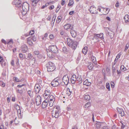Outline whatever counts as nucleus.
Wrapping results in <instances>:
<instances>
[{
  "label": "nucleus",
  "mask_w": 129,
  "mask_h": 129,
  "mask_svg": "<svg viewBox=\"0 0 129 129\" xmlns=\"http://www.w3.org/2000/svg\"><path fill=\"white\" fill-rule=\"evenodd\" d=\"M88 10L91 13L93 14H97L98 13V12L96 11V8L93 6H91L90 8Z\"/></svg>",
  "instance_id": "nucleus-12"
},
{
  "label": "nucleus",
  "mask_w": 129,
  "mask_h": 129,
  "mask_svg": "<svg viewBox=\"0 0 129 129\" xmlns=\"http://www.w3.org/2000/svg\"><path fill=\"white\" fill-rule=\"evenodd\" d=\"M30 38V37L27 38V43L30 45L32 46L33 45V42Z\"/></svg>",
  "instance_id": "nucleus-27"
},
{
  "label": "nucleus",
  "mask_w": 129,
  "mask_h": 129,
  "mask_svg": "<svg viewBox=\"0 0 129 129\" xmlns=\"http://www.w3.org/2000/svg\"><path fill=\"white\" fill-rule=\"evenodd\" d=\"M16 89L17 92L19 93L20 94H22L23 92V91L22 89Z\"/></svg>",
  "instance_id": "nucleus-37"
},
{
  "label": "nucleus",
  "mask_w": 129,
  "mask_h": 129,
  "mask_svg": "<svg viewBox=\"0 0 129 129\" xmlns=\"http://www.w3.org/2000/svg\"><path fill=\"white\" fill-rule=\"evenodd\" d=\"M36 101L37 105H39L41 104L42 102V99L40 95H38L36 97Z\"/></svg>",
  "instance_id": "nucleus-11"
},
{
  "label": "nucleus",
  "mask_w": 129,
  "mask_h": 129,
  "mask_svg": "<svg viewBox=\"0 0 129 129\" xmlns=\"http://www.w3.org/2000/svg\"><path fill=\"white\" fill-rule=\"evenodd\" d=\"M56 17V15L55 14L52 17V20L53 21V24L52 25H53V24H54V23L55 22V19Z\"/></svg>",
  "instance_id": "nucleus-42"
},
{
  "label": "nucleus",
  "mask_w": 129,
  "mask_h": 129,
  "mask_svg": "<svg viewBox=\"0 0 129 129\" xmlns=\"http://www.w3.org/2000/svg\"><path fill=\"white\" fill-rule=\"evenodd\" d=\"M55 101H49V105L50 107H52L53 105L55 104Z\"/></svg>",
  "instance_id": "nucleus-40"
},
{
  "label": "nucleus",
  "mask_w": 129,
  "mask_h": 129,
  "mask_svg": "<svg viewBox=\"0 0 129 129\" xmlns=\"http://www.w3.org/2000/svg\"><path fill=\"white\" fill-rule=\"evenodd\" d=\"M64 28L66 30L68 31H70L73 28V27L71 25V24L68 23L66 24L64 26Z\"/></svg>",
  "instance_id": "nucleus-8"
},
{
  "label": "nucleus",
  "mask_w": 129,
  "mask_h": 129,
  "mask_svg": "<svg viewBox=\"0 0 129 129\" xmlns=\"http://www.w3.org/2000/svg\"><path fill=\"white\" fill-rule=\"evenodd\" d=\"M13 79L14 81L16 82H19V80L16 77H13Z\"/></svg>",
  "instance_id": "nucleus-44"
},
{
  "label": "nucleus",
  "mask_w": 129,
  "mask_h": 129,
  "mask_svg": "<svg viewBox=\"0 0 129 129\" xmlns=\"http://www.w3.org/2000/svg\"><path fill=\"white\" fill-rule=\"evenodd\" d=\"M65 33L63 30L61 31H60V34L62 35H64Z\"/></svg>",
  "instance_id": "nucleus-61"
},
{
  "label": "nucleus",
  "mask_w": 129,
  "mask_h": 129,
  "mask_svg": "<svg viewBox=\"0 0 129 129\" xmlns=\"http://www.w3.org/2000/svg\"><path fill=\"white\" fill-rule=\"evenodd\" d=\"M112 73L113 75H114L115 71L117 70V68H115V67H114L113 65H112Z\"/></svg>",
  "instance_id": "nucleus-34"
},
{
  "label": "nucleus",
  "mask_w": 129,
  "mask_h": 129,
  "mask_svg": "<svg viewBox=\"0 0 129 129\" xmlns=\"http://www.w3.org/2000/svg\"><path fill=\"white\" fill-rule=\"evenodd\" d=\"M102 129H109L108 126H104L102 127Z\"/></svg>",
  "instance_id": "nucleus-60"
},
{
  "label": "nucleus",
  "mask_w": 129,
  "mask_h": 129,
  "mask_svg": "<svg viewBox=\"0 0 129 129\" xmlns=\"http://www.w3.org/2000/svg\"><path fill=\"white\" fill-rule=\"evenodd\" d=\"M124 19L125 22H127L129 21V15H126L124 17Z\"/></svg>",
  "instance_id": "nucleus-30"
},
{
  "label": "nucleus",
  "mask_w": 129,
  "mask_h": 129,
  "mask_svg": "<svg viewBox=\"0 0 129 129\" xmlns=\"http://www.w3.org/2000/svg\"><path fill=\"white\" fill-rule=\"evenodd\" d=\"M33 57V55L30 53H28L27 55V59L28 60L31 59Z\"/></svg>",
  "instance_id": "nucleus-36"
},
{
  "label": "nucleus",
  "mask_w": 129,
  "mask_h": 129,
  "mask_svg": "<svg viewBox=\"0 0 129 129\" xmlns=\"http://www.w3.org/2000/svg\"><path fill=\"white\" fill-rule=\"evenodd\" d=\"M106 87L108 89L109 91H110V85L108 83H107L106 84Z\"/></svg>",
  "instance_id": "nucleus-41"
},
{
  "label": "nucleus",
  "mask_w": 129,
  "mask_h": 129,
  "mask_svg": "<svg viewBox=\"0 0 129 129\" xmlns=\"http://www.w3.org/2000/svg\"><path fill=\"white\" fill-rule=\"evenodd\" d=\"M116 71H117V74H118L119 76H120L121 74V70L120 69L118 70L117 68Z\"/></svg>",
  "instance_id": "nucleus-48"
},
{
  "label": "nucleus",
  "mask_w": 129,
  "mask_h": 129,
  "mask_svg": "<svg viewBox=\"0 0 129 129\" xmlns=\"http://www.w3.org/2000/svg\"><path fill=\"white\" fill-rule=\"evenodd\" d=\"M34 53L36 55H38L39 54V51H35L34 52Z\"/></svg>",
  "instance_id": "nucleus-59"
},
{
  "label": "nucleus",
  "mask_w": 129,
  "mask_h": 129,
  "mask_svg": "<svg viewBox=\"0 0 129 129\" xmlns=\"http://www.w3.org/2000/svg\"><path fill=\"white\" fill-rule=\"evenodd\" d=\"M35 93L36 94L39 93L41 90L40 86L38 84H36L35 85Z\"/></svg>",
  "instance_id": "nucleus-14"
},
{
  "label": "nucleus",
  "mask_w": 129,
  "mask_h": 129,
  "mask_svg": "<svg viewBox=\"0 0 129 129\" xmlns=\"http://www.w3.org/2000/svg\"><path fill=\"white\" fill-rule=\"evenodd\" d=\"M0 85L3 87H4L5 85V84L2 81H0Z\"/></svg>",
  "instance_id": "nucleus-43"
},
{
  "label": "nucleus",
  "mask_w": 129,
  "mask_h": 129,
  "mask_svg": "<svg viewBox=\"0 0 129 129\" xmlns=\"http://www.w3.org/2000/svg\"><path fill=\"white\" fill-rule=\"evenodd\" d=\"M129 47V44H127L126 46H125V48L124 50V51H125Z\"/></svg>",
  "instance_id": "nucleus-55"
},
{
  "label": "nucleus",
  "mask_w": 129,
  "mask_h": 129,
  "mask_svg": "<svg viewBox=\"0 0 129 129\" xmlns=\"http://www.w3.org/2000/svg\"><path fill=\"white\" fill-rule=\"evenodd\" d=\"M29 5L26 2H25L22 4V7L20 9L23 15H25L28 11Z\"/></svg>",
  "instance_id": "nucleus-1"
},
{
  "label": "nucleus",
  "mask_w": 129,
  "mask_h": 129,
  "mask_svg": "<svg viewBox=\"0 0 129 129\" xmlns=\"http://www.w3.org/2000/svg\"><path fill=\"white\" fill-rule=\"evenodd\" d=\"M18 117L20 118H22V115L21 112V111L19 113L18 115Z\"/></svg>",
  "instance_id": "nucleus-45"
},
{
  "label": "nucleus",
  "mask_w": 129,
  "mask_h": 129,
  "mask_svg": "<svg viewBox=\"0 0 129 129\" xmlns=\"http://www.w3.org/2000/svg\"><path fill=\"white\" fill-rule=\"evenodd\" d=\"M66 3V1L64 0H62L61 2V4L62 6L64 5V4Z\"/></svg>",
  "instance_id": "nucleus-54"
},
{
  "label": "nucleus",
  "mask_w": 129,
  "mask_h": 129,
  "mask_svg": "<svg viewBox=\"0 0 129 129\" xmlns=\"http://www.w3.org/2000/svg\"><path fill=\"white\" fill-rule=\"evenodd\" d=\"M105 88V86L104 85H102L101 86V87L100 88V89L101 90H104Z\"/></svg>",
  "instance_id": "nucleus-57"
},
{
  "label": "nucleus",
  "mask_w": 129,
  "mask_h": 129,
  "mask_svg": "<svg viewBox=\"0 0 129 129\" xmlns=\"http://www.w3.org/2000/svg\"><path fill=\"white\" fill-rule=\"evenodd\" d=\"M111 87L112 88H113L114 87V82H111Z\"/></svg>",
  "instance_id": "nucleus-52"
},
{
  "label": "nucleus",
  "mask_w": 129,
  "mask_h": 129,
  "mask_svg": "<svg viewBox=\"0 0 129 129\" xmlns=\"http://www.w3.org/2000/svg\"><path fill=\"white\" fill-rule=\"evenodd\" d=\"M48 50L52 53H58V49L55 45H51L49 47Z\"/></svg>",
  "instance_id": "nucleus-4"
},
{
  "label": "nucleus",
  "mask_w": 129,
  "mask_h": 129,
  "mask_svg": "<svg viewBox=\"0 0 129 129\" xmlns=\"http://www.w3.org/2000/svg\"><path fill=\"white\" fill-rule=\"evenodd\" d=\"M69 79L67 75L64 76L62 78V80L64 83L66 85H67L69 83Z\"/></svg>",
  "instance_id": "nucleus-7"
},
{
  "label": "nucleus",
  "mask_w": 129,
  "mask_h": 129,
  "mask_svg": "<svg viewBox=\"0 0 129 129\" xmlns=\"http://www.w3.org/2000/svg\"><path fill=\"white\" fill-rule=\"evenodd\" d=\"M50 91L49 90L47 89L45 90V93L44 94L43 96L45 99H48V97L50 95Z\"/></svg>",
  "instance_id": "nucleus-13"
},
{
  "label": "nucleus",
  "mask_w": 129,
  "mask_h": 129,
  "mask_svg": "<svg viewBox=\"0 0 129 129\" xmlns=\"http://www.w3.org/2000/svg\"><path fill=\"white\" fill-rule=\"evenodd\" d=\"M86 65L89 70H91L93 68V65L91 62H87Z\"/></svg>",
  "instance_id": "nucleus-17"
},
{
  "label": "nucleus",
  "mask_w": 129,
  "mask_h": 129,
  "mask_svg": "<svg viewBox=\"0 0 129 129\" xmlns=\"http://www.w3.org/2000/svg\"><path fill=\"white\" fill-rule=\"evenodd\" d=\"M54 6L53 5H52L49 7V9L50 10H52L54 8Z\"/></svg>",
  "instance_id": "nucleus-62"
},
{
  "label": "nucleus",
  "mask_w": 129,
  "mask_h": 129,
  "mask_svg": "<svg viewBox=\"0 0 129 129\" xmlns=\"http://www.w3.org/2000/svg\"><path fill=\"white\" fill-rule=\"evenodd\" d=\"M19 56L20 58H22L23 57V55L22 54L20 53L19 54Z\"/></svg>",
  "instance_id": "nucleus-63"
},
{
  "label": "nucleus",
  "mask_w": 129,
  "mask_h": 129,
  "mask_svg": "<svg viewBox=\"0 0 129 129\" xmlns=\"http://www.w3.org/2000/svg\"><path fill=\"white\" fill-rule=\"evenodd\" d=\"M91 103L90 102H88L85 105L84 107L86 109H87L88 107L90 106Z\"/></svg>",
  "instance_id": "nucleus-32"
},
{
  "label": "nucleus",
  "mask_w": 129,
  "mask_h": 129,
  "mask_svg": "<svg viewBox=\"0 0 129 129\" xmlns=\"http://www.w3.org/2000/svg\"><path fill=\"white\" fill-rule=\"evenodd\" d=\"M55 110L54 112H52V116L53 117H55L57 118L58 117V112L59 111V108L58 107H56Z\"/></svg>",
  "instance_id": "nucleus-6"
},
{
  "label": "nucleus",
  "mask_w": 129,
  "mask_h": 129,
  "mask_svg": "<svg viewBox=\"0 0 129 129\" xmlns=\"http://www.w3.org/2000/svg\"><path fill=\"white\" fill-rule=\"evenodd\" d=\"M46 67L47 68V71H53L55 70V67L53 63L49 62L47 63L46 64Z\"/></svg>",
  "instance_id": "nucleus-3"
},
{
  "label": "nucleus",
  "mask_w": 129,
  "mask_h": 129,
  "mask_svg": "<svg viewBox=\"0 0 129 129\" xmlns=\"http://www.w3.org/2000/svg\"><path fill=\"white\" fill-rule=\"evenodd\" d=\"M88 48L87 46H85L82 49V52L84 54H86L87 52Z\"/></svg>",
  "instance_id": "nucleus-28"
},
{
  "label": "nucleus",
  "mask_w": 129,
  "mask_h": 129,
  "mask_svg": "<svg viewBox=\"0 0 129 129\" xmlns=\"http://www.w3.org/2000/svg\"><path fill=\"white\" fill-rule=\"evenodd\" d=\"M52 52L50 51H49V52L47 51V56L49 58H53L55 57L54 55L52 54Z\"/></svg>",
  "instance_id": "nucleus-23"
},
{
  "label": "nucleus",
  "mask_w": 129,
  "mask_h": 129,
  "mask_svg": "<svg viewBox=\"0 0 129 129\" xmlns=\"http://www.w3.org/2000/svg\"><path fill=\"white\" fill-rule=\"evenodd\" d=\"M48 100L46 99L42 102V107L43 109H44L47 107L48 103Z\"/></svg>",
  "instance_id": "nucleus-15"
},
{
  "label": "nucleus",
  "mask_w": 129,
  "mask_h": 129,
  "mask_svg": "<svg viewBox=\"0 0 129 129\" xmlns=\"http://www.w3.org/2000/svg\"><path fill=\"white\" fill-rule=\"evenodd\" d=\"M76 81L78 84H80L81 83L82 81V78H81V76L78 75L76 76Z\"/></svg>",
  "instance_id": "nucleus-19"
},
{
  "label": "nucleus",
  "mask_w": 129,
  "mask_h": 129,
  "mask_svg": "<svg viewBox=\"0 0 129 129\" xmlns=\"http://www.w3.org/2000/svg\"><path fill=\"white\" fill-rule=\"evenodd\" d=\"M13 4L15 5V6L20 10L22 7L21 1L20 0H15L13 2Z\"/></svg>",
  "instance_id": "nucleus-5"
},
{
  "label": "nucleus",
  "mask_w": 129,
  "mask_h": 129,
  "mask_svg": "<svg viewBox=\"0 0 129 129\" xmlns=\"http://www.w3.org/2000/svg\"><path fill=\"white\" fill-rule=\"evenodd\" d=\"M74 3L73 0H70L68 5L69 6H71L73 5Z\"/></svg>",
  "instance_id": "nucleus-33"
},
{
  "label": "nucleus",
  "mask_w": 129,
  "mask_h": 129,
  "mask_svg": "<svg viewBox=\"0 0 129 129\" xmlns=\"http://www.w3.org/2000/svg\"><path fill=\"white\" fill-rule=\"evenodd\" d=\"M61 18V16H59L57 17L56 20V22L57 23H59L60 22Z\"/></svg>",
  "instance_id": "nucleus-39"
},
{
  "label": "nucleus",
  "mask_w": 129,
  "mask_h": 129,
  "mask_svg": "<svg viewBox=\"0 0 129 129\" xmlns=\"http://www.w3.org/2000/svg\"><path fill=\"white\" fill-rule=\"evenodd\" d=\"M21 49L22 52L24 53H26L28 50L27 46L25 45H22Z\"/></svg>",
  "instance_id": "nucleus-18"
},
{
  "label": "nucleus",
  "mask_w": 129,
  "mask_h": 129,
  "mask_svg": "<svg viewBox=\"0 0 129 129\" xmlns=\"http://www.w3.org/2000/svg\"><path fill=\"white\" fill-rule=\"evenodd\" d=\"M37 3V2L35 0H33L32 1V4L33 6H36Z\"/></svg>",
  "instance_id": "nucleus-35"
},
{
  "label": "nucleus",
  "mask_w": 129,
  "mask_h": 129,
  "mask_svg": "<svg viewBox=\"0 0 129 129\" xmlns=\"http://www.w3.org/2000/svg\"><path fill=\"white\" fill-rule=\"evenodd\" d=\"M93 38L94 39H98L99 37L101 38V39L103 40L104 39L103 34V33H101L99 34H93Z\"/></svg>",
  "instance_id": "nucleus-9"
},
{
  "label": "nucleus",
  "mask_w": 129,
  "mask_h": 129,
  "mask_svg": "<svg viewBox=\"0 0 129 129\" xmlns=\"http://www.w3.org/2000/svg\"><path fill=\"white\" fill-rule=\"evenodd\" d=\"M30 38H31V40H33L34 42H35V41H36V38L35 37H30Z\"/></svg>",
  "instance_id": "nucleus-47"
},
{
  "label": "nucleus",
  "mask_w": 129,
  "mask_h": 129,
  "mask_svg": "<svg viewBox=\"0 0 129 129\" xmlns=\"http://www.w3.org/2000/svg\"><path fill=\"white\" fill-rule=\"evenodd\" d=\"M35 33L34 31L33 30H31L30 31L29 33V35H32L33 34H34Z\"/></svg>",
  "instance_id": "nucleus-49"
},
{
  "label": "nucleus",
  "mask_w": 129,
  "mask_h": 129,
  "mask_svg": "<svg viewBox=\"0 0 129 129\" xmlns=\"http://www.w3.org/2000/svg\"><path fill=\"white\" fill-rule=\"evenodd\" d=\"M62 50L65 53L68 51V50L66 47H63L62 48Z\"/></svg>",
  "instance_id": "nucleus-46"
},
{
  "label": "nucleus",
  "mask_w": 129,
  "mask_h": 129,
  "mask_svg": "<svg viewBox=\"0 0 129 129\" xmlns=\"http://www.w3.org/2000/svg\"><path fill=\"white\" fill-rule=\"evenodd\" d=\"M71 34L73 37H75L77 35V32L73 30V29L71 30Z\"/></svg>",
  "instance_id": "nucleus-24"
},
{
  "label": "nucleus",
  "mask_w": 129,
  "mask_h": 129,
  "mask_svg": "<svg viewBox=\"0 0 129 129\" xmlns=\"http://www.w3.org/2000/svg\"><path fill=\"white\" fill-rule=\"evenodd\" d=\"M120 68L121 70H122L123 71H124V68H126L123 65H122L121 66Z\"/></svg>",
  "instance_id": "nucleus-56"
},
{
  "label": "nucleus",
  "mask_w": 129,
  "mask_h": 129,
  "mask_svg": "<svg viewBox=\"0 0 129 129\" xmlns=\"http://www.w3.org/2000/svg\"><path fill=\"white\" fill-rule=\"evenodd\" d=\"M27 93L31 98H33V90H29L28 91Z\"/></svg>",
  "instance_id": "nucleus-29"
},
{
  "label": "nucleus",
  "mask_w": 129,
  "mask_h": 129,
  "mask_svg": "<svg viewBox=\"0 0 129 129\" xmlns=\"http://www.w3.org/2000/svg\"><path fill=\"white\" fill-rule=\"evenodd\" d=\"M19 59L18 57H17L16 58V64L18 66L19 65Z\"/></svg>",
  "instance_id": "nucleus-50"
},
{
  "label": "nucleus",
  "mask_w": 129,
  "mask_h": 129,
  "mask_svg": "<svg viewBox=\"0 0 129 129\" xmlns=\"http://www.w3.org/2000/svg\"><path fill=\"white\" fill-rule=\"evenodd\" d=\"M91 53L89 54V56L91 57V59L92 62L95 64H96L97 63L96 60V57L92 55H91Z\"/></svg>",
  "instance_id": "nucleus-22"
},
{
  "label": "nucleus",
  "mask_w": 129,
  "mask_h": 129,
  "mask_svg": "<svg viewBox=\"0 0 129 129\" xmlns=\"http://www.w3.org/2000/svg\"><path fill=\"white\" fill-rule=\"evenodd\" d=\"M49 100L50 101H55V99L54 96L52 95H50L49 98Z\"/></svg>",
  "instance_id": "nucleus-26"
},
{
  "label": "nucleus",
  "mask_w": 129,
  "mask_h": 129,
  "mask_svg": "<svg viewBox=\"0 0 129 129\" xmlns=\"http://www.w3.org/2000/svg\"><path fill=\"white\" fill-rule=\"evenodd\" d=\"M59 83L57 80L55 79L54 80L51 82V85L53 87L57 86L59 84Z\"/></svg>",
  "instance_id": "nucleus-16"
},
{
  "label": "nucleus",
  "mask_w": 129,
  "mask_h": 129,
  "mask_svg": "<svg viewBox=\"0 0 129 129\" xmlns=\"http://www.w3.org/2000/svg\"><path fill=\"white\" fill-rule=\"evenodd\" d=\"M71 83L72 84H74L76 81V76L75 75H73L71 78Z\"/></svg>",
  "instance_id": "nucleus-20"
},
{
  "label": "nucleus",
  "mask_w": 129,
  "mask_h": 129,
  "mask_svg": "<svg viewBox=\"0 0 129 129\" xmlns=\"http://www.w3.org/2000/svg\"><path fill=\"white\" fill-rule=\"evenodd\" d=\"M68 92H69V93L68 94V96H69L71 95V93H72V91H71L70 90L69 88H68Z\"/></svg>",
  "instance_id": "nucleus-53"
},
{
  "label": "nucleus",
  "mask_w": 129,
  "mask_h": 129,
  "mask_svg": "<svg viewBox=\"0 0 129 129\" xmlns=\"http://www.w3.org/2000/svg\"><path fill=\"white\" fill-rule=\"evenodd\" d=\"M68 45L73 49H75L78 45V43L75 41H74L70 38H67Z\"/></svg>",
  "instance_id": "nucleus-2"
},
{
  "label": "nucleus",
  "mask_w": 129,
  "mask_h": 129,
  "mask_svg": "<svg viewBox=\"0 0 129 129\" xmlns=\"http://www.w3.org/2000/svg\"><path fill=\"white\" fill-rule=\"evenodd\" d=\"M105 124V123L103 122L96 121L95 124V126L98 129H99L101 127V126H104Z\"/></svg>",
  "instance_id": "nucleus-10"
},
{
  "label": "nucleus",
  "mask_w": 129,
  "mask_h": 129,
  "mask_svg": "<svg viewBox=\"0 0 129 129\" xmlns=\"http://www.w3.org/2000/svg\"><path fill=\"white\" fill-rule=\"evenodd\" d=\"M1 64L2 67H4L5 66L6 63L5 62L3 61L1 63Z\"/></svg>",
  "instance_id": "nucleus-51"
},
{
  "label": "nucleus",
  "mask_w": 129,
  "mask_h": 129,
  "mask_svg": "<svg viewBox=\"0 0 129 129\" xmlns=\"http://www.w3.org/2000/svg\"><path fill=\"white\" fill-rule=\"evenodd\" d=\"M90 96L88 95H86L84 97L85 100L86 101H88L90 99Z\"/></svg>",
  "instance_id": "nucleus-38"
},
{
  "label": "nucleus",
  "mask_w": 129,
  "mask_h": 129,
  "mask_svg": "<svg viewBox=\"0 0 129 129\" xmlns=\"http://www.w3.org/2000/svg\"><path fill=\"white\" fill-rule=\"evenodd\" d=\"M105 30L107 36L109 35L110 32L109 31H110V29L109 28H105Z\"/></svg>",
  "instance_id": "nucleus-31"
},
{
  "label": "nucleus",
  "mask_w": 129,
  "mask_h": 129,
  "mask_svg": "<svg viewBox=\"0 0 129 129\" xmlns=\"http://www.w3.org/2000/svg\"><path fill=\"white\" fill-rule=\"evenodd\" d=\"M51 15H49L47 17V19L48 20H51Z\"/></svg>",
  "instance_id": "nucleus-64"
},
{
  "label": "nucleus",
  "mask_w": 129,
  "mask_h": 129,
  "mask_svg": "<svg viewBox=\"0 0 129 129\" xmlns=\"http://www.w3.org/2000/svg\"><path fill=\"white\" fill-rule=\"evenodd\" d=\"M117 110L118 113L120 114L121 115V116H124V112L122 109L119 108H117Z\"/></svg>",
  "instance_id": "nucleus-21"
},
{
  "label": "nucleus",
  "mask_w": 129,
  "mask_h": 129,
  "mask_svg": "<svg viewBox=\"0 0 129 129\" xmlns=\"http://www.w3.org/2000/svg\"><path fill=\"white\" fill-rule=\"evenodd\" d=\"M121 129H123V128H124V127L125 126V125H124L123 123L121 122Z\"/></svg>",
  "instance_id": "nucleus-58"
},
{
  "label": "nucleus",
  "mask_w": 129,
  "mask_h": 129,
  "mask_svg": "<svg viewBox=\"0 0 129 129\" xmlns=\"http://www.w3.org/2000/svg\"><path fill=\"white\" fill-rule=\"evenodd\" d=\"M91 82H89L88 80V79H86L85 81L83 82V85H85L87 86H89L90 85Z\"/></svg>",
  "instance_id": "nucleus-25"
}]
</instances>
